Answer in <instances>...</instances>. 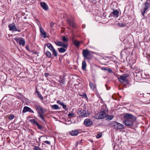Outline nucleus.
<instances>
[{"mask_svg":"<svg viewBox=\"0 0 150 150\" xmlns=\"http://www.w3.org/2000/svg\"><path fill=\"white\" fill-rule=\"evenodd\" d=\"M47 47L51 51H52L54 49L52 45L50 43H47Z\"/></svg>","mask_w":150,"mask_h":150,"instance_id":"nucleus-22","label":"nucleus"},{"mask_svg":"<svg viewBox=\"0 0 150 150\" xmlns=\"http://www.w3.org/2000/svg\"><path fill=\"white\" fill-rule=\"evenodd\" d=\"M59 82L60 84L62 85L64 83V80L63 79L60 78L59 81Z\"/></svg>","mask_w":150,"mask_h":150,"instance_id":"nucleus-30","label":"nucleus"},{"mask_svg":"<svg viewBox=\"0 0 150 150\" xmlns=\"http://www.w3.org/2000/svg\"><path fill=\"white\" fill-rule=\"evenodd\" d=\"M46 55L47 57L49 58L51 57V53L48 51H47L46 52Z\"/></svg>","mask_w":150,"mask_h":150,"instance_id":"nucleus-27","label":"nucleus"},{"mask_svg":"<svg viewBox=\"0 0 150 150\" xmlns=\"http://www.w3.org/2000/svg\"><path fill=\"white\" fill-rule=\"evenodd\" d=\"M106 117H107V120H112L113 118V115L109 116V115H107Z\"/></svg>","mask_w":150,"mask_h":150,"instance_id":"nucleus-32","label":"nucleus"},{"mask_svg":"<svg viewBox=\"0 0 150 150\" xmlns=\"http://www.w3.org/2000/svg\"><path fill=\"white\" fill-rule=\"evenodd\" d=\"M65 110H67V106L64 105L62 107Z\"/></svg>","mask_w":150,"mask_h":150,"instance_id":"nucleus-45","label":"nucleus"},{"mask_svg":"<svg viewBox=\"0 0 150 150\" xmlns=\"http://www.w3.org/2000/svg\"><path fill=\"white\" fill-rule=\"evenodd\" d=\"M14 116L13 115H10L9 116L8 118L10 120H12L14 118Z\"/></svg>","mask_w":150,"mask_h":150,"instance_id":"nucleus-38","label":"nucleus"},{"mask_svg":"<svg viewBox=\"0 0 150 150\" xmlns=\"http://www.w3.org/2000/svg\"><path fill=\"white\" fill-rule=\"evenodd\" d=\"M141 1H142V0H141Z\"/></svg>","mask_w":150,"mask_h":150,"instance_id":"nucleus-58","label":"nucleus"},{"mask_svg":"<svg viewBox=\"0 0 150 150\" xmlns=\"http://www.w3.org/2000/svg\"><path fill=\"white\" fill-rule=\"evenodd\" d=\"M90 2H93V3H94V0H89Z\"/></svg>","mask_w":150,"mask_h":150,"instance_id":"nucleus-52","label":"nucleus"},{"mask_svg":"<svg viewBox=\"0 0 150 150\" xmlns=\"http://www.w3.org/2000/svg\"><path fill=\"white\" fill-rule=\"evenodd\" d=\"M94 0V1H97V0Z\"/></svg>","mask_w":150,"mask_h":150,"instance_id":"nucleus-57","label":"nucleus"},{"mask_svg":"<svg viewBox=\"0 0 150 150\" xmlns=\"http://www.w3.org/2000/svg\"><path fill=\"white\" fill-rule=\"evenodd\" d=\"M89 51L87 50H83V57L85 59H89L90 58L87 56L90 55Z\"/></svg>","mask_w":150,"mask_h":150,"instance_id":"nucleus-6","label":"nucleus"},{"mask_svg":"<svg viewBox=\"0 0 150 150\" xmlns=\"http://www.w3.org/2000/svg\"><path fill=\"white\" fill-rule=\"evenodd\" d=\"M26 49L28 50L29 51H30V50H29V47L28 46H26Z\"/></svg>","mask_w":150,"mask_h":150,"instance_id":"nucleus-48","label":"nucleus"},{"mask_svg":"<svg viewBox=\"0 0 150 150\" xmlns=\"http://www.w3.org/2000/svg\"><path fill=\"white\" fill-rule=\"evenodd\" d=\"M107 111L103 110L100 112L98 117L96 116V118L97 119H103L107 117Z\"/></svg>","mask_w":150,"mask_h":150,"instance_id":"nucleus-4","label":"nucleus"},{"mask_svg":"<svg viewBox=\"0 0 150 150\" xmlns=\"http://www.w3.org/2000/svg\"><path fill=\"white\" fill-rule=\"evenodd\" d=\"M38 97L42 100H43V97L42 96V95L40 94L39 93L38 95Z\"/></svg>","mask_w":150,"mask_h":150,"instance_id":"nucleus-39","label":"nucleus"},{"mask_svg":"<svg viewBox=\"0 0 150 150\" xmlns=\"http://www.w3.org/2000/svg\"><path fill=\"white\" fill-rule=\"evenodd\" d=\"M67 48H64V47H61L59 48H58V51L60 53H63L66 52V50L65 49Z\"/></svg>","mask_w":150,"mask_h":150,"instance_id":"nucleus-21","label":"nucleus"},{"mask_svg":"<svg viewBox=\"0 0 150 150\" xmlns=\"http://www.w3.org/2000/svg\"><path fill=\"white\" fill-rule=\"evenodd\" d=\"M38 117H39L40 119L42 120L43 121H45V114L44 111L42 112H40L38 113Z\"/></svg>","mask_w":150,"mask_h":150,"instance_id":"nucleus-11","label":"nucleus"},{"mask_svg":"<svg viewBox=\"0 0 150 150\" xmlns=\"http://www.w3.org/2000/svg\"><path fill=\"white\" fill-rule=\"evenodd\" d=\"M54 23H50V26L51 27H52L53 25H54Z\"/></svg>","mask_w":150,"mask_h":150,"instance_id":"nucleus-49","label":"nucleus"},{"mask_svg":"<svg viewBox=\"0 0 150 150\" xmlns=\"http://www.w3.org/2000/svg\"><path fill=\"white\" fill-rule=\"evenodd\" d=\"M25 42L23 38H21V39L19 43L20 45H22L23 46H24L25 45Z\"/></svg>","mask_w":150,"mask_h":150,"instance_id":"nucleus-25","label":"nucleus"},{"mask_svg":"<svg viewBox=\"0 0 150 150\" xmlns=\"http://www.w3.org/2000/svg\"><path fill=\"white\" fill-rule=\"evenodd\" d=\"M62 103L63 102H61L59 100H58L57 101V103L58 104H60V105H61L62 104Z\"/></svg>","mask_w":150,"mask_h":150,"instance_id":"nucleus-44","label":"nucleus"},{"mask_svg":"<svg viewBox=\"0 0 150 150\" xmlns=\"http://www.w3.org/2000/svg\"><path fill=\"white\" fill-rule=\"evenodd\" d=\"M41 6L43 9L45 10H47L48 7L47 4L44 2H41L40 3Z\"/></svg>","mask_w":150,"mask_h":150,"instance_id":"nucleus-14","label":"nucleus"},{"mask_svg":"<svg viewBox=\"0 0 150 150\" xmlns=\"http://www.w3.org/2000/svg\"><path fill=\"white\" fill-rule=\"evenodd\" d=\"M40 30L42 35V36L44 38H46V32L41 28V27L40 28Z\"/></svg>","mask_w":150,"mask_h":150,"instance_id":"nucleus-19","label":"nucleus"},{"mask_svg":"<svg viewBox=\"0 0 150 150\" xmlns=\"http://www.w3.org/2000/svg\"><path fill=\"white\" fill-rule=\"evenodd\" d=\"M78 145V142H77L76 144V146H77Z\"/></svg>","mask_w":150,"mask_h":150,"instance_id":"nucleus-55","label":"nucleus"},{"mask_svg":"<svg viewBox=\"0 0 150 150\" xmlns=\"http://www.w3.org/2000/svg\"><path fill=\"white\" fill-rule=\"evenodd\" d=\"M51 107L52 109L55 110H57L59 108L58 106L57 105H53Z\"/></svg>","mask_w":150,"mask_h":150,"instance_id":"nucleus-29","label":"nucleus"},{"mask_svg":"<svg viewBox=\"0 0 150 150\" xmlns=\"http://www.w3.org/2000/svg\"><path fill=\"white\" fill-rule=\"evenodd\" d=\"M67 22L73 27H75V24L74 21L71 19H67Z\"/></svg>","mask_w":150,"mask_h":150,"instance_id":"nucleus-17","label":"nucleus"},{"mask_svg":"<svg viewBox=\"0 0 150 150\" xmlns=\"http://www.w3.org/2000/svg\"><path fill=\"white\" fill-rule=\"evenodd\" d=\"M30 121L33 123L34 125H37L38 123L36 121L35 119H31L30 120Z\"/></svg>","mask_w":150,"mask_h":150,"instance_id":"nucleus-28","label":"nucleus"},{"mask_svg":"<svg viewBox=\"0 0 150 150\" xmlns=\"http://www.w3.org/2000/svg\"><path fill=\"white\" fill-rule=\"evenodd\" d=\"M64 103H62V104L61 105H62V107L63 106H64Z\"/></svg>","mask_w":150,"mask_h":150,"instance_id":"nucleus-54","label":"nucleus"},{"mask_svg":"<svg viewBox=\"0 0 150 150\" xmlns=\"http://www.w3.org/2000/svg\"><path fill=\"white\" fill-rule=\"evenodd\" d=\"M70 134L72 136H76L78 134V131L77 130H72L70 132Z\"/></svg>","mask_w":150,"mask_h":150,"instance_id":"nucleus-16","label":"nucleus"},{"mask_svg":"<svg viewBox=\"0 0 150 150\" xmlns=\"http://www.w3.org/2000/svg\"><path fill=\"white\" fill-rule=\"evenodd\" d=\"M45 136H40V138H39V141H40V139L42 137H45Z\"/></svg>","mask_w":150,"mask_h":150,"instance_id":"nucleus-46","label":"nucleus"},{"mask_svg":"<svg viewBox=\"0 0 150 150\" xmlns=\"http://www.w3.org/2000/svg\"><path fill=\"white\" fill-rule=\"evenodd\" d=\"M111 125L114 129L117 130L122 129L124 127L123 125L116 122H112Z\"/></svg>","mask_w":150,"mask_h":150,"instance_id":"nucleus-2","label":"nucleus"},{"mask_svg":"<svg viewBox=\"0 0 150 150\" xmlns=\"http://www.w3.org/2000/svg\"><path fill=\"white\" fill-rule=\"evenodd\" d=\"M74 114L72 112L69 113L68 115V116L69 117H72L74 116Z\"/></svg>","mask_w":150,"mask_h":150,"instance_id":"nucleus-35","label":"nucleus"},{"mask_svg":"<svg viewBox=\"0 0 150 150\" xmlns=\"http://www.w3.org/2000/svg\"><path fill=\"white\" fill-rule=\"evenodd\" d=\"M118 25L120 26V27H123V26H124L125 25L124 24H122V23H118Z\"/></svg>","mask_w":150,"mask_h":150,"instance_id":"nucleus-40","label":"nucleus"},{"mask_svg":"<svg viewBox=\"0 0 150 150\" xmlns=\"http://www.w3.org/2000/svg\"><path fill=\"white\" fill-rule=\"evenodd\" d=\"M29 111L30 112L34 113V111L30 108L27 106H25L23 108L22 112L23 113Z\"/></svg>","mask_w":150,"mask_h":150,"instance_id":"nucleus-10","label":"nucleus"},{"mask_svg":"<svg viewBox=\"0 0 150 150\" xmlns=\"http://www.w3.org/2000/svg\"><path fill=\"white\" fill-rule=\"evenodd\" d=\"M52 52L53 53V54L54 55V56L55 57H56L57 56V52L56 51L55 49H54L52 50Z\"/></svg>","mask_w":150,"mask_h":150,"instance_id":"nucleus-31","label":"nucleus"},{"mask_svg":"<svg viewBox=\"0 0 150 150\" xmlns=\"http://www.w3.org/2000/svg\"><path fill=\"white\" fill-rule=\"evenodd\" d=\"M107 69L108 70H107V71H108L109 73H112V71L111 70V69L110 68H108Z\"/></svg>","mask_w":150,"mask_h":150,"instance_id":"nucleus-41","label":"nucleus"},{"mask_svg":"<svg viewBox=\"0 0 150 150\" xmlns=\"http://www.w3.org/2000/svg\"><path fill=\"white\" fill-rule=\"evenodd\" d=\"M150 4L148 2H146L145 3V7L144 8L143 10L142 11V15H144L146 11L149 8Z\"/></svg>","mask_w":150,"mask_h":150,"instance_id":"nucleus-9","label":"nucleus"},{"mask_svg":"<svg viewBox=\"0 0 150 150\" xmlns=\"http://www.w3.org/2000/svg\"><path fill=\"white\" fill-rule=\"evenodd\" d=\"M45 75L46 76H47L49 75V73H46L45 74Z\"/></svg>","mask_w":150,"mask_h":150,"instance_id":"nucleus-50","label":"nucleus"},{"mask_svg":"<svg viewBox=\"0 0 150 150\" xmlns=\"http://www.w3.org/2000/svg\"><path fill=\"white\" fill-rule=\"evenodd\" d=\"M127 76L126 74H124L121 75L120 77L118 78L119 81L121 83H123L124 81H127Z\"/></svg>","mask_w":150,"mask_h":150,"instance_id":"nucleus-7","label":"nucleus"},{"mask_svg":"<svg viewBox=\"0 0 150 150\" xmlns=\"http://www.w3.org/2000/svg\"><path fill=\"white\" fill-rule=\"evenodd\" d=\"M119 13V11L117 10H113V11L110 14L109 17L110 16H114L115 17H117L118 16Z\"/></svg>","mask_w":150,"mask_h":150,"instance_id":"nucleus-12","label":"nucleus"},{"mask_svg":"<svg viewBox=\"0 0 150 150\" xmlns=\"http://www.w3.org/2000/svg\"><path fill=\"white\" fill-rule=\"evenodd\" d=\"M38 126V128L42 130L43 129V127L40 125L38 123L36 125Z\"/></svg>","mask_w":150,"mask_h":150,"instance_id":"nucleus-33","label":"nucleus"},{"mask_svg":"<svg viewBox=\"0 0 150 150\" xmlns=\"http://www.w3.org/2000/svg\"><path fill=\"white\" fill-rule=\"evenodd\" d=\"M54 43L57 46H61L64 48H67L68 46V44L64 43L60 41L55 42Z\"/></svg>","mask_w":150,"mask_h":150,"instance_id":"nucleus-5","label":"nucleus"},{"mask_svg":"<svg viewBox=\"0 0 150 150\" xmlns=\"http://www.w3.org/2000/svg\"><path fill=\"white\" fill-rule=\"evenodd\" d=\"M73 42L74 45L77 47L79 46L80 44V42L77 40L73 41Z\"/></svg>","mask_w":150,"mask_h":150,"instance_id":"nucleus-23","label":"nucleus"},{"mask_svg":"<svg viewBox=\"0 0 150 150\" xmlns=\"http://www.w3.org/2000/svg\"><path fill=\"white\" fill-rule=\"evenodd\" d=\"M62 40L64 42V43L68 44V39L65 36H62Z\"/></svg>","mask_w":150,"mask_h":150,"instance_id":"nucleus-20","label":"nucleus"},{"mask_svg":"<svg viewBox=\"0 0 150 150\" xmlns=\"http://www.w3.org/2000/svg\"><path fill=\"white\" fill-rule=\"evenodd\" d=\"M36 93L38 95V94L40 93L39 91H37V89H36Z\"/></svg>","mask_w":150,"mask_h":150,"instance_id":"nucleus-51","label":"nucleus"},{"mask_svg":"<svg viewBox=\"0 0 150 150\" xmlns=\"http://www.w3.org/2000/svg\"><path fill=\"white\" fill-rule=\"evenodd\" d=\"M108 67H102L101 68V69L102 70H104L105 71H107L108 70Z\"/></svg>","mask_w":150,"mask_h":150,"instance_id":"nucleus-42","label":"nucleus"},{"mask_svg":"<svg viewBox=\"0 0 150 150\" xmlns=\"http://www.w3.org/2000/svg\"><path fill=\"white\" fill-rule=\"evenodd\" d=\"M86 64L85 61H83L82 63V68L83 70H85L86 69Z\"/></svg>","mask_w":150,"mask_h":150,"instance_id":"nucleus-24","label":"nucleus"},{"mask_svg":"<svg viewBox=\"0 0 150 150\" xmlns=\"http://www.w3.org/2000/svg\"><path fill=\"white\" fill-rule=\"evenodd\" d=\"M21 38H15L14 39L16 42L19 43L21 39Z\"/></svg>","mask_w":150,"mask_h":150,"instance_id":"nucleus-34","label":"nucleus"},{"mask_svg":"<svg viewBox=\"0 0 150 150\" xmlns=\"http://www.w3.org/2000/svg\"><path fill=\"white\" fill-rule=\"evenodd\" d=\"M83 96H84V97L86 98H87V95L85 93H83Z\"/></svg>","mask_w":150,"mask_h":150,"instance_id":"nucleus-47","label":"nucleus"},{"mask_svg":"<svg viewBox=\"0 0 150 150\" xmlns=\"http://www.w3.org/2000/svg\"><path fill=\"white\" fill-rule=\"evenodd\" d=\"M78 115L80 117H84L87 116L86 111V108L82 107V108H79L78 111Z\"/></svg>","mask_w":150,"mask_h":150,"instance_id":"nucleus-3","label":"nucleus"},{"mask_svg":"<svg viewBox=\"0 0 150 150\" xmlns=\"http://www.w3.org/2000/svg\"><path fill=\"white\" fill-rule=\"evenodd\" d=\"M89 86L90 88L92 90H94L95 89V86L93 83L92 82H90L89 83Z\"/></svg>","mask_w":150,"mask_h":150,"instance_id":"nucleus-26","label":"nucleus"},{"mask_svg":"<svg viewBox=\"0 0 150 150\" xmlns=\"http://www.w3.org/2000/svg\"><path fill=\"white\" fill-rule=\"evenodd\" d=\"M144 100L146 101H150V95L148 93H147L146 95L144 96Z\"/></svg>","mask_w":150,"mask_h":150,"instance_id":"nucleus-18","label":"nucleus"},{"mask_svg":"<svg viewBox=\"0 0 150 150\" xmlns=\"http://www.w3.org/2000/svg\"><path fill=\"white\" fill-rule=\"evenodd\" d=\"M44 142L50 145V142L48 141H46Z\"/></svg>","mask_w":150,"mask_h":150,"instance_id":"nucleus-43","label":"nucleus"},{"mask_svg":"<svg viewBox=\"0 0 150 150\" xmlns=\"http://www.w3.org/2000/svg\"><path fill=\"white\" fill-rule=\"evenodd\" d=\"M34 150H40V148L38 146H35L34 147Z\"/></svg>","mask_w":150,"mask_h":150,"instance_id":"nucleus-37","label":"nucleus"},{"mask_svg":"<svg viewBox=\"0 0 150 150\" xmlns=\"http://www.w3.org/2000/svg\"><path fill=\"white\" fill-rule=\"evenodd\" d=\"M102 133H100L99 134H98L97 135L96 137L97 138H99L102 136Z\"/></svg>","mask_w":150,"mask_h":150,"instance_id":"nucleus-36","label":"nucleus"},{"mask_svg":"<svg viewBox=\"0 0 150 150\" xmlns=\"http://www.w3.org/2000/svg\"><path fill=\"white\" fill-rule=\"evenodd\" d=\"M137 95L139 96H140V95H142V94H141V93H138L137 94Z\"/></svg>","mask_w":150,"mask_h":150,"instance_id":"nucleus-53","label":"nucleus"},{"mask_svg":"<svg viewBox=\"0 0 150 150\" xmlns=\"http://www.w3.org/2000/svg\"><path fill=\"white\" fill-rule=\"evenodd\" d=\"M124 117L125 118L123 121V123L125 125L130 127L133 126L134 122L136 119L135 116L130 114L126 113Z\"/></svg>","mask_w":150,"mask_h":150,"instance_id":"nucleus-1","label":"nucleus"},{"mask_svg":"<svg viewBox=\"0 0 150 150\" xmlns=\"http://www.w3.org/2000/svg\"><path fill=\"white\" fill-rule=\"evenodd\" d=\"M84 124L86 126L88 127L91 125L93 124V122L89 119H87L84 120Z\"/></svg>","mask_w":150,"mask_h":150,"instance_id":"nucleus-8","label":"nucleus"},{"mask_svg":"<svg viewBox=\"0 0 150 150\" xmlns=\"http://www.w3.org/2000/svg\"><path fill=\"white\" fill-rule=\"evenodd\" d=\"M24 18V19H26V17H25Z\"/></svg>","mask_w":150,"mask_h":150,"instance_id":"nucleus-56","label":"nucleus"},{"mask_svg":"<svg viewBox=\"0 0 150 150\" xmlns=\"http://www.w3.org/2000/svg\"><path fill=\"white\" fill-rule=\"evenodd\" d=\"M35 108L38 112V114L44 111L42 108L39 105L35 106Z\"/></svg>","mask_w":150,"mask_h":150,"instance_id":"nucleus-13","label":"nucleus"},{"mask_svg":"<svg viewBox=\"0 0 150 150\" xmlns=\"http://www.w3.org/2000/svg\"><path fill=\"white\" fill-rule=\"evenodd\" d=\"M8 27L10 28V30H13V31H16L18 32H20V30H18L15 26L12 25V24H10L8 25Z\"/></svg>","mask_w":150,"mask_h":150,"instance_id":"nucleus-15","label":"nucleus"}]
</instances>
